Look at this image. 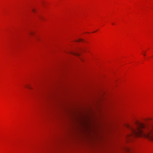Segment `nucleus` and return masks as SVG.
I'll return each mask as SVG.
<instances>
[{
    "label": "nucleus",
    "mask_w": 153,
    "mask_h": 153,
    "mask_svg": "<svg viewBox=\"0 0 153 153\" xmlns=\"http://www.w3.org/2000/svg\"><path fill=\"white\" fill-rule=\"evenodd\" d=\"M148 120H151V118H149V119H148Z\"/></svg>",
    "instance_id": "0eeeda50"
},
{
    "label": "nucleus",
    "mask_w": 153,
    "mask_h": 153,
    "mask_svg": "<svg viewBox=\"0 0 153 153\" xmlns=\"http://www.w3.org/2000/svg\"><path fill=\"white\" fill-rule=\"evenodd\" d=\"M72 54H73L75 55L78 56L79 55V54L77 52H72L71 53Z\"/></svg>",
    "instance_id": "7ed1b4c3"
},
{
    "label": "nucleus",
    "mask_w": 153,
    "mask_h": 153,
    "mask_svg": "<svg viewBox=\"0 0 153 153\" xmlns=\"http://www.w3.org/2000/svg\"><path fill=\"white\" fill-rule=\"evenodd\" d=\"M131 134L127 135L130 139L131 137H142L153 141V123L145 124L138 121H136L133 126L127 125Z\"/></svg>",
    "instance_id": "f257e3e1"
},
{
    "label": "nucleus",
    "mask_w": 153,
    "mask_h": 153,
    "mask_svg": "<svg viewBox=\"0 0 153 153\" xmlns=\"http://www.w3.org/2000/svg\"><path fill=\"white\" fill-rule=\"evenodd\" d=\"M143 55H144V56H145V54H143Z\"/></svg>",
    "instance_id": "6e6552de"
},
{
    "label": "nucleus",
    "mask_w": 153,
    "mask_h": 153,
    "mask_svg": "<svg viewBox=\"0 0 153 153\" xmlns=\"http://www.w3.org/2000/svg\"><path fill=\"white\" fill-rule=\"evenodd\" d=\"M27 87L29 89H32V88L30 86H29V85H27Z\"/></svg>",
    "instance_id": "39448f33"
},
{
    "label": "nucleus",
    "mask_w": 153,
    "mask_h": 153,
    "mask_svg": "<svg viewBox=\"0 0 153 153\" xmlns=\"http://www.w3.org/2000/svg\"><path fill=\"white\" fill-rule=\"evenodd\" d=\"M29 33L30 35H33V34H34V32H33L30 31V32H29Z\"/></svg>",
    "instance_id": "20e7f679"
},
{
    "label": "nucleus",
    "mask_w": 153,
    "mask_h": 153,
    "mask_svg": "<svg viewBox=\"0 0 153 153\" xmlns=\"http://www.w3.org/2000/svg\"><path fill=\"white\" fill-rule=\"evenodd\" d=\"M32 11L34 14H36L37 13V10L35 8L32 9Z\"/></svg>",
    "instance_id": "f03ea898"
},
{
    "label": "nucleus",
    "mask_w": 153,
    "mask_h": 153,
    "mask_svg": "<svg viewBox=\"0 0 153 153\" xmlns=\"http://www.w3.org/2000/svg\"><path fill=\"white\" fill-rule=\"evenodd\" d=\"M82 40L81 39H79L77 41H76V42H80Z\"/></svg>",
    "instance_id": "423d86ee"
}]
</instances>
